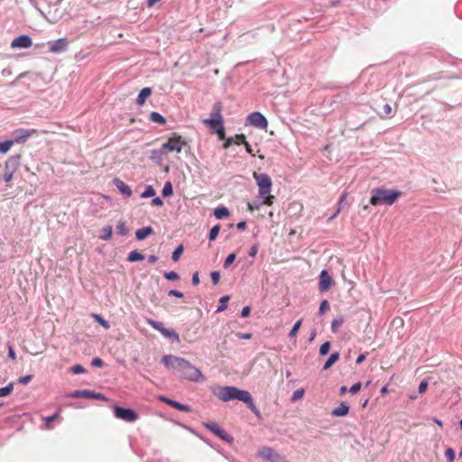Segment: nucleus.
Returning <instances> with one entry per match:
<instances>
[{"instance_id": "f257e3e1", "label": "nucleus", "mask_w": 462, "mask_h": 462, "mask_svg": "<svg viewBox=\"0 0 462 462\" xmlns=\"http://www.w3.org/2000/svg\"><path fill=\"white\" fill-rule=\"evenodd\" d=\"M162 362L166 368L178 373L184 380L189 382H203L206 379L201 371L185 358L173 355H166L162 357Z\"/></svg>"}, {"instance_id": "f03ea898", "label": "nucleus", "mask_w": 462, "mask_h": 462, "mask_svg": "<svg viewBox=\"0 0 462 462\" xmlns=\"http://www.w3.org/2000/svg\"><path fill=\"white\" fill-rule=\"evenodd\" d=\"M213 394L222 402L238 400L241 402L250 401V393L240 390L235 386H216L212 390Z\"/></svg>"}, {"instance_id": "7ed1b4c3", "label": "nucleus", "mask_w": 462, "mask_h": 462, "mask_svg": "<svg viewBox=\"0 0 462 462\" xmlns=\"http://www.w3.org/2000/svg\"><path fill=\"white\" fill-rule=\"evenodd\" d=\"M253 177L256 181L259 189V196L263 199V204L266 206H272L274 202V196L271 195L272 190V179L266 173L254 172Z\"/></svg>"}, {"instance_id": "20e7f679", "label": "nucleus", "mask_w": 462, "mask_h": 462, "mask_svg": "<svg viewBox=\"0 0 462 462\" xmlns=\"http://www.w3.org/2000/svg\"><path fill=\"white\" fill-rule=\"evenodd\" d=\"M372 197L370 198V204L373 206L385 204L393 205L396 199L402 195L398 190H392L386 189H374L371 191Z\"/></svg>"}, {"instance_id": "39448f33", "label": "nucleus", "mask_w": 462, "mask_h": 462, "mask_svg": "<svg viewBox=\"0 0 462 462\" xmlns=\"http://www.w3.org/2000/svg\"><path fill=\"white\" fill-rule=\"evenodd\" d=\"M188 145V142L177 133H172L161 147V152L167 154L169 152L180 153L184 146Z\"/></svg>"}, {"instance_id": "423d86ee", "label": "nucleus", "mask_w": 462, "mask_h": 462, "mask_svg": "<svg viewBox=\"0 0 462 462\" xmlns=\"http://www.w3.org/2000/svg\"><path fill=\"white\" fill-rule=\"evenodd\" d=\"M222 109V103L220 101L215 102L210 113V117L204 119L203 124L209 126L215 132L220 129V126H224V120L221 114Z\"/></svg>"}, {"instance_id": "0eeeda50", "label": "nucleus", "mask_w": 462, "mask_h": 462, "mask_svg": "<svg viewBox=\"0 0 462 462\" xmlns=\"http://www.w3.org/2000/svg\"><path fill=\"white\" fill-rule=\"evenodd\" d=\"M113 409L115 416L122 420L133 422L139 418L138 413L135 412L133 409L122 408L118 405H115Z\"/></svg>"}, {"instance_id": "6e6552de", "label": "nucleus", "mask_w": 462, "mask_h": 462, "mask_svg": "<svg viewBox=\"0 0 462 462\" xmlns=\"http://www.w3.org/2000/svg\"><path fill=\"white\" fill-rule=\"evenodd\" d=\"M258 456L270 462H289L284 457L270 447H263L258 451Z\"/></svg>"}, {"instance_id": "1a4fd4ad", "label": "nucleus", "mask_w": 462, "mask_h": 462, "mask_svg": "<svg viewBox=\"0 0 462 462\" xmlns=\"http://www.w3.org/2000/svg\"><path fill=\"white\" fill-rule=\"evenodd\" d=\"M147 323L152 327L154 329L158 330L159 332L162 333V335H163L165 337L167 338H171V339H173L177 342L180 341V337L179 335L174 331V330H170L168 328H165L163 327V324L162 322H159V321H155L152 319H147Z\"/></svg>"}, {"instance_id": "9d476101", "label": "nucleus", "mask_w": 462, "mask_h": 462, "mask_svg": "<svg viewBox=\"0 0 462 462\" xmlns=\"http://www.w3.org/2000/svg\"><path fill=\"white\" fill-rule=\"evenodd\" d=\"M246 122L260 129H266L268 125L267 119L259 112L250 114L246 118Z\"/></svg>"}, {"instance_id": "9b49d317", "label": "nucleus", "mask_w": 462, "mask_h": 462, "mask_svg": "<svg viewBox=\"0 0 462 462\" xmlns=\"http://www.w3.org/2000/svg\"><path fill=\"white\" fill-rule=\"evenodd\" d=\"M203 425L206 429L213 432L216 436H217L223 440L231 441L233 439L223 429H221L215 422H204Z\"/></svg>"}, {"instance_id": "f8f14e48", "label": "nucleus", "mask_w": 462, "mask_h": 462, "mask_svg": "<svg viewBox=\"0 0 462 462\" xmlns=\"http://www.w3.org/2000/svg\"><path fill=\"white\" fill-rule=\"evenodd\" d=\"M32 45V39L27 35H21L14 38L11 42L13 49L30 48Z\"/></svg>"}, {"instance_id": "ddd939ff", "label": "nucleus", "mask_w": 462, "mask_h": 462, "mask_svg": "<svg viewBox=\"0 0 462 462\" xmlns=\"http://www.w3.org/2000/svg\"><path fill=\"white\" fill-rule=\"evenodd\" d=\"M333 283L331 276L326 270L321 271L319 275V288L321 291H327L330 289Z\"/></svg>"}, {"instance_id": "4468645a", "label": "nucleus", "mask_w": 462, "mask_h": 462, "mask_svg": "<svg viewBox=\"0 0 462 462\" xmlns=\"http://www.w3.org/2000/svg\"><path fill=\"white\" fill-rule=\"evenodd\" d=\"M38 131L36 129H18L16 131V136L14 140L16 143H23L27 138L37 135Z\"/></svg>"}, {"instance_id": "2eb2a0df", "label": "nucleus", "mask_w": 462, "mask_h": 462, "mask_svg": "<svg viewBox=\"0 0 462 462\" xmlns=\"http://www.w3.org/2000/svg\"><path fill=\"white\" fill-rule=\"evenodd\" d=\"M160 400L162 402H164V403H166V404L171 406L172 408H175V409H177V410H179L180 411L189 412L191 411L189 406L182 404V403H180V402H178L176 401H173V400H171L170 398L162 396V397H160Z\"/></svg>"}, {"instance_id": "dca6fc26", "label": "nucleus", "mask_w": 462, "mask_h": 462, "mask_svg": "<svg viewBox=\"0 0 462 462\" xmlns=\"http://www.w3.org/2000/svg\"><path fill=\"white\" fill-rule=\"evenodd\" d=\"M67 45L66 39H59L51 45L50 51L54 53L62 52L67 49Z\"/></svg>"}, {"instance_id": "f3484780", "label": "nucleus", "mask_w": 462, "mask_h": 462, "mask_svg": "<svg viewBox=\"0 0 462 462\" xmlns=\"http://www.w3.org/2000/svg\"><path fill=\"white\" fill-rule=\"evenodd\" d=\"M114 183L116 187L118 189V190L125 196L130 197L132 195L131 188L120 179H115Z\"/></svg>"}, {"instance_id": "a211bd4d", "label": "nucleus", "mask_w": 462, "mask_h": 462, "mask_svg": "<svg viewBox=\"0 0 462 462\" xmlns=\"http://www.w3.org/2000/svg\"><path fill=\"white\" fill-rule=\"evenodd\" d=\"M349 412V406L346 402H341L339 406L333 409L331 414L335 417H343Z\"/></svg>"}, {"instance_id": "6ab92c4d", "label": "nucleus", "mask_w": 462, "mask_h": 462, "mask_svg": "<svg viewBox=\"0 0 462 462\" xmlns=\"http://www.w3.org/2000/svg\"><path fill=\"white\" fill-rule=\"evenodd\" d=\"M151 95H152V89H151L150 88H143L140 91V93H139V95H138V97H137V100H136V101H137V104H138L139 106H143V105L145 103L146 99H147Z\"/></svg>"}, {"instance_id": "aec40b11", "label": "nucleus", "mask_w": 462, "mask_h": 462, "mask_svg": "<svg viewBox=\"0 0 462 462\" xmlns=\"http://www.w3.org/2000/svg\"><path fill=\"white\" fill-rule=\"evenodd\" d=\"M152 234V228L151 226H146L140 228L136 231L135 236L138 240H143L148 236Z\"/></svg>"}, {"instance_id": "412c9836", "label": "nucleus", "mask_w": 462, "mask_h": 462, "mask_svg": "<svg viewBox=\"0 0 462 462\" xmlns=\"http://www.w3.org/2000/svg\"><path fill=\"white\" fill-rule=\"evenodd\" d=\"M338 359H339L338 352H335V353L331 354L330 356L328 357V359L326 361V363L323 366V370L329 369Z\"/></svg>"}, {"instance_id": "4be33fe9", "label": "nucleus", "mask_w": 462, "mask_h": 462, "mask_svg": "<svg viewBox=\"0 0 462 462\" xmlns=\"http://www.w3.org/2000/svg\"><path fill=\"white\" fill-rule=\"evenodd\" d=\"M214 216L217 219L227 217L229 216V210L225 207L217 208L214 210Z\"/></svg>"}, {"instance_id": "5701e85b", "label": "nucleus", "mask_w": 462, "mask_h": 462, "mask_svg": "<svg viewBox=\"0 0 462 462\" xmlns=\"http://www.w3.org/2000/svg\"><path fill=\"white\" fill-rule=\"evenodd\" d=\"M112 233H113L112 226H106L102 229L99 238L102 240L107 241L112 237Z\"/></svg>"}, {"instance_id": "b1692460", "label": "nucleus", "mask_w": 462, "mask_h": 462, "mask_svg": "<svg viewBox=\"0 0 462 462\" xmlns=\"http://www.w3.org/2000/svg\"><path fill=\"white\" fill-rule=\"evenodd\" d=\"M150 119L153 123H157L160 125H164L166 123V119L158 112H152L150 115Z\"/></svg>"}, {"instance_id": "393cba45", "label": "nucleus", "mask_w": 462, "mask_h": 462, "mask_svg": "<svg viewBox=\"0 0 462 462\" xmlns=\"http://www.w3.org/2000/svg\"><path fill=\"white\" fill-rule=\"evenodd\" d=\"M144 259V255L137 251H132L129 253L127 260L129 262H137Z\"/></svg>"}, {"instance_id": "a878e982", "label": "nucleus", "mask_w": 462, "mask_h": 462, "mask_svg": "<svg viewBox=\"0 0 462 462\" xmlns=\"http://www.w3.org/2000/svg\"><path fill=\"white\" fill-rule=\"evenodd\" d=\"M14 143V140H6L3 143H0V152L6 153L11 149Z\"/></svg>"}, {"instance_id": "bb28decb", "label": "nucleus", "mask_w": 462, "mask_h": 462, "mask_svg": "<svg viewBox=\"0 0 462 462\" xmlns=\"http://www.w3.org/2000/svg\"><path fill=\"white\" fill-rule=\"evenodd\" d=\"M59 417H60V412H55L53 415L44 418L45 429L51 430L52 427H51V423L53 422V420H57Z\"/></svg>"}, {"instance_id": "cd10ccee", "label": "nucleus", "mask_w": 462, "mask_h": 462, "mask_svg": "<svg viewBox=\"0 0 462 462\" xmlns=\"http://www.w3.org/2000/svg\"><path fill=\"white\" fill-rule=\"evenodd\" d=\"M13 175H14V171L9 169V165H8V163L6 162V163H5V168L4 176H3L4 180H5L6 183H9V182L13 180Z\"/></svg>"}, {"instance_id": "c85d7f7f", "label": "nucleus", "mask_w": 462, "mask_h": 462, "mask_svg": "<svg viewBox=\"0 0 462 462\" xmlns=\"http://www.w3.org/2000/svg\"><path fill=\"white\" fill-rule=\"evenodd\" d=\"M343 323H344V319L342 317H340L338 319H335L331 322V330H332V332L337 333L338 331L339 328L342 326Z\"/></svg>"}, {"instance_id": "c756f323", "label": "nucleus", "mask_w": 462, "mask_h": 462, "mask_svg": "<svg viewBox=\"0 0 462 462\" xmlns=\"http://www.w3.org/2000/svg\"><path fill=\"white\" fill-rule=\"evenodd\" d=\"M14 390V383H10L5 387L0 388V398L9 395Z\"/></svg>"}, {"instance_id": "7c9ffc66", "label": "nucleus", "mask_w": 462, "mask_h": 462, "mask_svg": "<svg viewBox=\"0 0 462 462\" xmlns=\"http://www.w3.org/2000/svg\"><path fill=\"white\" fill-rule=\"evenodd\" d=\"M301 324H302V320H301V319L298 320V321L294 324V326L292 327L291 330V331H290V333H289V337H290V338H294V337H296L297 333L299 332V330H300V327H301Z\"/></svg>"}, {"instance_id": "2f4dec72", "label": "nucleus", "mask_w": 462, "mask_h": 462, "mask_svg": "<svg viewBox=\"0 0 462 462\" xmlns=\"http://www.w3.org/2000/svg\"><path fill=\"white\" fill-rule=\"evenodd\" d=\"M173 193L172 185L170 181H167L162 189V195L164 197H170Z\"/></svg>"}, {"instance_id": "473e14b6", "label": "nucleus", "mask_w": 462, "mask_h": 462, "mask_svg": "<svg viewBox=\"0 0 462 462\" xmlns=\"http://www.w3.org/2000/svg\"><path fill=\"white\" fill-rule=\"evenodd\" d=\"M116 232L121 236H125L128 233V229L124 221H120L116 226Z\"/></svg>"}, {"instance_id": "72a5a7b5", "label": "nucleus", "mask_w": 462, "mask_h": 462, "mask_svg": "<svg viewBox=\"0 0 462 462\" xmlns=\"http://www.w3.org/2000/svg\"><path fill=\"white\" fill-rule=\"evenodd\" d=\"M219 230H220V226H218V225L214 226L210 229L209 235H208V238L210 241H214L217 238V236H218Z\"/></svg>"}, {"instance_id": "f704fd0d", "label": "nucleus", "mask_w": 462, "mask_h": 462, "mask_svg": "<svg viewBox=\"0 0 462 462\" xmlns=\"http://www.w3.org/2000/svg\"><path fill=\"white\" fill-rule=\"evenodd\" d=\"M346 197H347V193L346 192H344L339 200H338V208L337 209V211L335 212V214L330 217L331 219L335 218L340 212L341 210V207H342V204L344 203V201L346 199Z\"/></svg>"}, {"instance_id": "c9c22d12", "label": "nucleus", "mask_w": 462, "mask_h": 462, "mask_svg": "<svg viewBox=\"0 0 462 462\" xmlns=\"http://www.w3.org/2000/svg\"><path fill=\"white\" fill-rule=\"evenodd\" d=\"M155 189L152 186H147L145 190L141 194L142 198H150L155 196Z\"/></svg>"}, {"instance_id": "e433bc0d", "label": "nucleus", "mask_w": 462, "mask_h": 462, "mask_svg": "<svg viewBox=\"0 0 462 462\" xmlns=\"http://www.w3.org/2000/svg\"><path fill=\"white\" fill-rule=\"evenodd\" d=\"M94 319L106 329H108L110 328L109 323L105 320L100 315L93 314Z\"/></svg>"}, {"instance_id": "4c0bfd02", "label": "nucleus", "mask_w": 462, "mask_h": 462, "mask_svg": "<svg viewBox=\"0 0 462 462\" xmlns=\"http://www.w3.org/2000/svg\"><path fill=\"white\" fill-rule=\"evenodd\" d=\"M182 253H183V246H182V245H179V246L174 250V252L172 253V256H171L172 260H173L174 262H177V261L180 259V255L182 254Z\"/></svg>"}, {"instance_id": "58836bf2", "label": "nucleus", "mask_w": 462, "mask_h": 462, "mask_svg": "<svg viewBox=\"0 0 462 462\" xmlns=\"http://www.w3.org/2000/svg\"><path fill=\"white\" fill-rule=\"evenodd\" d=\"M229 300V296H223L220 298V305L217 307V311H223L226 309V302Z\"/></svg>"}, {"instance_id": "ea45409f", "label": "nucleus", "mask_w": 462, "mask_h": 462, "mask_svg": "<svg viewBox=\"0 0 462 462\" xmlns=\"http://www.w3.org/2000/svg\"><path fill=\"white\" fill-rule=\"evenodd\" d=\"M445 457H446L448 462H454L455 451L453 450V448H447L445 451Z\"/></svg>"}, {"instance_id": "a19ab883", "label": "nucleus", "mask_w": 462, "mask_h": 462, "mask_svg": "<svg viewBox=\"0 0 462 462\" xmlns=\"http://www.w3.org/2000/svg\"><path fill=\"white\" fill-rule=\"evenodd\" d=\"M245 403L247 404V406L249 407V409L256 415V416H259L260 412H259V410L257 409V407L254 405V402H253V398L252 396L250 395V401L249 402H244Z\"/></svg>"}, {"instance_id": "79ce46f5", "label": "nucleus", "mask_w": 462, "mask_h": 462, "mask_svg": "<svg viewBox=\"0 0 462 462\" xmlns=\"http://www.w3.org/2000/svg\"><path fill=\"white\" fill-rule=\"evenodd\" d=\"M329 349H330V343L328 341L325 342L319 347V354L321 356H326L329 352Z\"/></svg>"}, {"instance_id": "37998d69", "label": "nucleus", "mask_w": 462, "mask_h": 462, "mask_svg": "<svg viewBox=\"0 0 462 462\" xmlns=\"http://www.w3.org/2000/svg\"><path fill=\"white\" fill-rule=\"evenodd\" d=\"M246 142L245 136L243 134H236L234 137V143L240 145L244 144Z\"/></svg>"}, {"instance_id": "c03bdc74", "label": "nucleus", "mask_w": 462, "mask_h": 462, "mask_svg": "<svg viewBox=\"0 0 462 462\" xmlns=\"http://www.w3.org/2000/svg\"><path fill=\"white\" fill-rule=\"evenodd\" d=\"M329 310V304L328 301L324 300L319 306V313L320 315L324 314L326 311Z\"/></svg>"}, {"instance_id": "a18cd8bd", "label": "nucleus", "mask_w": 462, "mask_h": 462, "mask_svg": "<svg viewBox=\"0 0 462 462\" xmlns=\"http://www.w3.org/2000/svg\"><path fill=\"white\" fill-rule=\"evenodd\" d=\"M236 254H230L227 255V257L226 258L225 262H224V267H228L231 263H234V261L236 260Z\"/></svg>"}, {"instance_id": "49530a36", "label": "nucleus", "mask_w": 462, "mask_h": 462, "mask_svg": "<svg viewBox=\"0 0 462 462\" xmlns=\"http://www.w3.org/2000/svg\"><path fill=\"white\" fill-rule=\"evenodd\" d=\"M164 277L170 281H177L179 279V274L176 272L171 271L165 273Z\"/></svg>"}, {"instance_id": "de8ad7c7", "label": "nucleus", "mask_w": 462, "mask_h": 462, "mask_svg": "<svg viewBox=\"0 0 462 462\" xmlns=\"http://www.w3.org/2000/svg\"><path fill=\"white\" fill-rule=\"evenodd\" d=\"M304 390L303 389H298L293 393L292 395V401L300 400L303 397Z\"/></svg>"}, {"instance_id": "09e8293b", "label": "nucleus", "mask_w": 462, "mask_h": 462, "mask_svg": "<svg viewBox=\"0 0 462 462\" xmlns=\"http://www.w3.org/2000/svg\"><path fill=\"white\" fill-rule=\"evenodd\" d=\"M71 372L75 374H82L85 372V369L80 365H76L70 368Z\"/></svg>"}, {"instance_id": "8fccbe9b", "label": "nucleus", "mask_w": 462, "mask_h": 462, "mask_svg": "<svg viewBox=\"0 0 462 462\" xmlns=\"http://www.w3.org/2000/svg\"><path fill=\"white\" fill-rule=\"evenodd\" d=\"M210 276H211V280L213 282V283L216 285L219 282V280H220V274L217 271H214L210 273Z\"/></svg>"}, {"instance_id": "3c124183", "label": "nucleus", "mask_w": 462, "mask_h": 462, "mask_svg": "<svg viewBox=\"0 0 462 462\" xmlns=\"http://www.w3.org/2000/svg\"><path fill=\"white\" fill-rule=\"evenodd\" d=\"M32 375L30 374V375H25V376H22L18 379V382L21 383V384H27L29 383L32 379Z\"/></svg>"}, {"instance_id": "603ef678", "label": "nucleus", "mask_w": 462, "mask_h": 462, "mask_svg": "<svg viewBox=\"0 0 462 462\" xmlns=\"http://www.w3.org/2000/svg\"><path fill=\"white\" fill-rule=\"evenodd\" d=\"M361 389V383L358 382L355 384H353L350 389H349V392L352 393V394H356Z\"/></svg>"}, {"instance_id": "864d4df0", "label": "nucleus", "mask_w": 462, "mask_h": 462, "mask_svg": "<svg viewBox=\"0 0 462 462\" xmlns=\"http://www.w3.org/2000/svg\"><path fill=\"white\" fill-rule=\"evenodd\" d=\"M94 393L95 392L90 390H82V398L94 399Z\"/></svg>"}, {"instance_id": "5fc2aeb1", "label": "nucleus", "mask_w": 462, "mask_h": 462, "mask_svg": "<svg viewBox=\"0 0 462 462\" xmlns=\"http://www.w3.org/2000/svg\"><path fill=\"white\" fill-rule=\"evenodd\" d=\"M383 113L388 116H393V109L392 106L389 104H385L383 106Z\"/></svg>"}, {"instance_id": "6e6d98bb", "label": "nucleus", "mask_w": 462, "mask_h": 462, "mask_svg": "<svg viewBox=\"0 0 462 462\" xmlns=\"http://www.w3.org/2000/svg\"><path fill=\"white\" fill-rule=\"evenodd\" d=\"M427 388H428V383L426 381H421L419 385V393H425Z\"/></svg>"}, {"instance_id": "4d7b16f0", "label": "nucleus", "mask_w": 462, "mask_h": 462, "mask_svg": "<svg viewBox=\"0 0 462 462\" xmlns=\"http://www.w3.org/2000/svg\"><path fill=\"white\" fill-rule=\"evenodd\" d=\"M152 205L155 207H162L163 205V201L161 198L156 197L152 200Z\"/></svg>"}, {"instance_id": "13d9d810", "label": "nucleus", "mask_w": 462, "mask_h": 462, "mask_svg": "<svg viewBox=\"0 0 462 462\" xmlns=\"http://www.w3.org/2000/svg\"><path fill=\"white\" fill-rule=\"evenodd\" d=\"M217 136L220 140H225L226 139V134H225V127L224 126H220V129H218L217 132Z\"/></svg>"}, {"instance_id": "bf43d9fd", "label": "nucleus", "mask_w": 462, "mask_h": 462, "mask_svg": "<svg viewBox=\"0 0 462 462\" xmlns=\"http://www.w3.org/2000/svg\"><path fill=\"white\" fill-rule=\"evenodd\" d=\"M250 312H251V308L249 306H245L242 310L241 316L243 318H246L249 316Z\"/></svg>"}, {"instance_id": "052dcab7", "label": "nucleus", "mask_w": 462, "mask_h": 462, "mask_svg": "<svg viewBox=\"0 0 462 462\" xmlns=\"http://www.w3.org/2000/svg\"><path fill=\"white\" fill-rule=\"evenodd\" d=\"M169 295L170 296H174V297H177V298H182L183 297V293L179 291H176V290H171L169 291Z\"/></svg>"}, {"instance_id": "680f3d73", "label": "nucleus", "mask_w": 462, "mask_h": 462, "mask_svg": "<svg viewBox=\"0 0 462 462\" xmlns=\"http://www.w3.org/2000/svg\"><path fill=\"white\" fill-rule=\"evenodd\" d=\"M92 365L101 367L103 365V360L98 357H96L92 360Z\"/></svg>"}, {"instance_id": "e2e57ef3", "label": "nucleus", "mask_w": 462, "mask_h": 462, "mask_svg": "<svg viewBox=\"0 0 462 462\" xmlns=\"http://www.w3.org/2000/svg\"><path fill=\"white\" fill-rule=\"evenodd\" d=\"M259 208H260V204H254V203H251V202L247 203V208L251 212L255 209H259Z\"/></svg>"}, {"instance_id": "0e129e2a", "label": "nucleus", "mask_w": 462, "mask_h": 462, "mask_svg": "<svg viewBox=\"0 0 462 462\" xmlns=\"http://www.w3.org/2000/svg\"><path fill=\"white\" fill-rule=\"evenodd\" d=\"M237 337L238 338L240 339H250L252 338V334L251 333H237Z\"/></svg>"}, {"instance_id": "69168bd1", "label": "nucleus", "mask_w": 462, "mask_h": 462, "mask_svg": "<svg viewBox=\"0 0 462 462\" xmlns=\"http://www.w3.org/2000/svg\"><path fill=\"white\" fill-rule=\"evenodd\" d=\"M199 282L200 281H199V273L196 272L192 275V284L196 286V285H198L199 283Z\"/></svg>"}, {"instance_id": "338daca9", "label": "nucleus", "mask_w": 462, "mask_h": 462, "mask_svg": "<svg viewBox=\"0 0 462 462\" xmlns=\"http://www.w3.org/2000/svg\"><path fill=\"white\" fill-rule=\"evenodd\" d=\"M8 357L14 360L16 358V355H15V352L13 348V346H9L8 347Z\"/></svg>"}, {"instance_id": "774afa93", "label": "nucleus", "mask_w": 462, "mask_h": 462, "mask_svg": "<svg viewBox=\"0 0 462 462\" xmlns=\"http://www.w3.org/2000/svg\"><path fill=\"white\" fill-rule=\"evenodd\" d=\"M234 143V138L230 137L227 139H225V143H223V147L225 149L228 148L232 143Z\"/></svg>"}]
</instances>
